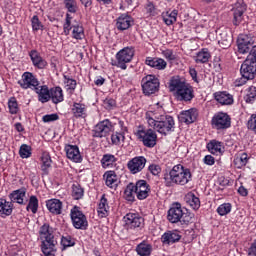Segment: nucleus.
<instances>
[{
  "label": "nucleus",
  "mask_w": 256,
  "mask_h": 256,
  "mask_svg": "<svg viewBox=\"0 0 256 256\" xmlns=\"http://www.w3.org/2000/svg\"><path fill=\"white\" fill-rule=\"evenodd\" d=\"M252 79L248 78L247 76H244V74H241V77L236 79L234 81L235 87H243L247 81H251Z\"/></svg>",
  "instance_id": "e2e57ef3"
},
{
  "label": "nucleus",
  "mask_w": 256,
  "mask_h": 256,
  "mask_svg": "<svg viewBox=\"0 0 256 256\" xmlns=\"http://www.w3.org/2000/svg\"><path fill=\"white\" fill-rule=\"evenodd\" d=\"M19 155L22 159H29L31 157V147L27 144L20 146Z\"/></svg>",
  "instance_id": "5fc2aeb1"
},
{
  "label": "nucleus",
  "mask_w": 256,
  "mask_h": 256,
  "mask_svg": "<svg viewBox=\"0 0 256 256\" xmlns=\"http://www.w3.org/2000/svg\"><path fill=\"white\" fill-rule=\"evenodd\" d=\"M71 111L76 119H85L87 117V106L83 103L74 102Z\"/></svg>",
  "instance_id": "cd10ccee"
},
{
  "label": "nucleus",
  "mask_w": 256,
  "mask_h": 256,
  "mask_svg": "<svg viewBox=\"0 0 256 256\" xmlns=\"http://www.w3.org/2000/svg\"><path fill=\"white\" fill-rule=\"evenodd\" d=\"M29 56L36 69H45L47 66V60L43 59L37 50L30 51Z\"/></svg>",
  "instance_id": "c85d7f7f"
},
{
  "label": "nucleus",
  "mask_w": 256,
  "mask_h": 256,
  "mask_svg": "<svg viewBox=\"0 0 256 256\" xmlns=\"http://www.w3.org/2000/svg\"><path fill=\"white\" fill-rule=\"evenodd\" d=\"M35 93L38 95L40 103H49L51 101V90L48 85L37 86L34 88Z\"/></svg>",
  "instance_id": "b1692460"
},
{
  "label": "nucleus",
  "mask_w": 256,
  "mask_h": 256,
  "mask_svg": "<svg viewBox=\"0 0 256 256\" xmlns=\"http://www.w3.org/2000/svg\"><path fill=\"white\" fill-rule=\"evenodd\" d=\"M148 171H150L151 174L157 176L159 173H161V166L157 164H152L148 167Z\"/></svg>",
  "instance_id": "338daca9"
},
{
  "label": "nucleus",
  "mask_w": 256,
  "mask_h": 256,
  "mask_svg": "<svg viewBox=\"0 0 256 256\" xmlns=\"http://www.w3.org/2000/svg\"><path fill=\"white\" fill-rule=\"evenodd\" d=\"M135 195L139 201H145L151 195V186L146 180H138L134 184Z\"/></svg>",
  "instance_id": "f8f14e48"
},
{
  "label": "nucleus",
  "mask_w": 256,
  "mask_h": 256,
  "mask_svg": "<svg viewBox=\"0 0 256 256\" xmlns=\"http://www.w3.org/2000/svg\"><path fill=\"white\" fill-rule=\"evenodd\" d=\"M246 103H255L256 99V87L255 86H250L247 90V94L244 97Z\"/></svg>",
  "instance_id": "864d4df0"
},
{
  "label": "nucleus",
  "mask_w": 256,
  "mask_h": 256,
  "mask_svg": "<svg viewBox=\"0 0 256 256\" xmlns=\"http://www.w3.org/2000/svg\"><path fill=\"white\" fill-rule=\"evenodd\" d=\"M192 179L191 170L181 164L173 166L169 173L164 174V185L174 187V185H187Z\"/></svg>",
  "instance_id": "7ed1b4c3"
},
{
  "label": "nucleus",
  "mask_w": 256,
  "mask_h": 256,
  "mask_svg": "<svg viewBox=\"0 0 256 256\" xmlns=\"http://www.w3.org/2000/svg\"><path fill=\"white\" fill-rule=\"evenodd\" d=\"M104 107L105 109H107L108 111H112V109L114 107H117V102L115 101V99L113 98H106L104 100Z\"/></svg>",
  "instance_id": "052dcab7"
},
{
  "label": "nucleus",
  "mask_w": 256,
  "mask_h": 256,
  "mask_svg": "<svg viewBox=\"0 0 256 256\" xmlns=\"http://www.w3.org/2000/svg\"><path fill=\"white\" fill-rule=\"evenodd\" d=\"M240 74L244 75L250 79H255L256 77V60L251 58H246L240 67Z\"/></svg>",
  "instance_id": "2eb2a0df"
},
{
  "label": "nucleus",
  "mask_w": 256,
  "mask_h": 256,
  "mask_svg": "<svg viewBox=\"0 0 256 256\" xmlns=\"http://www.w3.org/2000/svg\"><path fill=\"white\" fill-rule=\"evenodd\" d=\"M71 195L75 201H79V199H83L85 195V189L81 187V184L79 182H75L72 184L71 187Z\"/></svg>",
  "instance_id": "ea45409f"
},
{
  "label": "nucleus",
  "mask_w": 256,
  "mask_h": 256,
  "mask_svg": "<svg viewBox=\"0 0 256 256\" xmlns=\"http://www.w3.org/2000/svg\"><path fill=\"white\" fill-rule=\"evenodd\" d=\"M13 213V202L7 201L5 198H0V217L5 219Z\"/></svg>",
  "instance_id": "2f4dec72"
},
{
  "label": "nucleus",
  "mask_w": 256,
  "mask_h": 256,
  "mask_svg": "<svg viewBox=\"0 0 256 256\" xmlns=\"http://www.w3.org/2000/svg\"><path fill=\"white\" fill-rule=\"evenodd\" d=\"M51 156L47 153H44L42 155V165H41V171L43 172V175H49V169H51Z\"/></svg>",
  "instance_id": "c03bdc74"
},
{
  "label": "nucleus",
  "mask_w": 256,
  "mask_h": 256,
  "mask_svg": "<svg viewBox=\"0 0 256 256\" xmlns=\"http://www.w3.org/2000/svg\"><path fill=\"white\" fill-rule=\"evenodd\" d=\"M26 211H31L33 215H36V213L39 211V198H37V196H30L26 206Z\"/></svg>",
  "instance_id": "79ce46f5"
},
{
  "label": "nucleus",
  "mask_w": 256,
  "mask_h": 256,
  "mask_svg": "<svg viewBox=\"0 0 256 256\" xmlns=\"http://www.w3.org/2000/svg\"><path fill=\"white\" fill-rule=\"evenodd\" d=\"M72 37L73 39H76L77 41H81L82 39H85V29H83V26L77 24L72 26Z\"/></svg>",
  "instance_id": "a18cd8bd"
},
{
  "label": "nucleus",
  "mask_w": 256,
  "mask_h": 256,
  "mask_svg": "<svg viewBox=\"0 0 256 256\" xmlns=\"http://www.w3.org/2000/svg\"><path fill=\"white\" fill-rule=\"evenodd\" d=\"M247 163H249V155L245 152L234 159V165H236L237 169H242Z\"/></svg>",
  "instance_id": "de8ad7c7"
},
{
  "label": "nucleus",
  "mask_w": 256,
  "mask_h": 256,
  "mask_svg": "<svg viewBox=\"0 0 256 256\" xmlns=\"http://www.w3.org/2000/svg\"><path fill=\"white\" fill-rule=\"evenodd\" d=\"M184 211L185 209L181 207V203L177 202L172 204L171 208L168 210V221L170 223H180Z\"/></svg>",
  "instance_id": "dca6fc26"
},
{
  "label": "nucleus",
  "mask_w": 256,
  "mask_h": 256,
  "mask_svg": "<svg viewBox=\"0 0 256 256\" xmlns=\"http://www.w3.org/2000/svg\"><path fill=\"white\" fill-rule=\"evenodd\" d=\"M138 139L142 141L144 147H148L149 149H153L157 145V133L155 130L149 128L147 130L141 129L136 133Z\"/></svg>",
  "instance_id": "1a4fd4ad"
},
{
  "label": "nucleus",
  "mask_w": 256,
  "mask_h": 256,
  "mask_svg": "<svg viewBox=\"0 0 256 256\" xmlns=\"http://www.w3.org/2000/svg\"><path fill=\"white\" fill-rule=\"evenodd\" d=\"M43 123H53V121H59V114L53 113V114H46L42 117Z\"/></svg>",
  "instance_id": "bf43d9fd"
},
{
  "label": "nucleus",
  "mask_w": 256,
  "mask_h": 256,
  "mask_svg": "<svg viewBox=\"0 0 256 256\" xmlns=\"http://www.w3.org/2000/svg\"><path fill=\"white\" fill-rule=\"evenodd\" d=\"M180 223L181 225H189V223H193V214L184 211Z\"/></svg>",
  "instance_id": "13d9d810"
},
{
  "label": "nucleus",
  "mask_w": 256,
  "mask_h": 256,
  "mask_svg": "<svg viewBox=\"0 0 256 256\" xmlns=\"http://www.w3.org/2000/svg\"><path fill=\"white\" fill-rule=\"evenodd\" d=\"M177 15H179L177 10L162 12V21H164L165 25H173V23L177 22Z\"/></svg>",
  "instance_id": "c9c22d12"
},
{
  "label": "nucleus",
  "mask_w": 256,
  "mask_h": 256,
  "mask_svg": "<svg viewBox=\"0 0 256 256\" xmlns=\"http://www.w3.org/2000/svg\"><path fill=\"white\" fill-rule=\"evenodd\" d=\"M164 245H173V243H179L181 241V233L177 230L167 231L161 237Z\"/></svg>",
  "instance_id": "5701e85b"
},
{
  "label": "nucleus",
  "mask_w": 256,
  "mask_h": 256,
  "mask_svg": "<svg viewBox=\"0 0 256 256\" xmlns=\"http://www.w3.org/2000/svg\"><path fill=\"white\" fill-rule=\"evenodd\" d=\"M50 99L54 105L63 103L65 97L63 95V88L61 86H56L50 89Z\"/></svg>",
  "instance_id": "7c9ffc66"
},
{
  "label": "nucleus",
  "mask_w": 256,
  "mask_h": 256,
  "mask_svg": "<svg viewBox=\"0 0 256 256\" xmlns=\"http://www.w3.org/2000/svg\"><path fill=\"white\" fill-rule=\"evenodd\" d=\"M206 149L212 155H221L223 153V142L215 139L210 140L206 145Z\"/></svg>",
  "instance_id": "473e14b6"
},
{
  "label": "nucleus",
  "mask_w": 256,
  "mask_h": 256,
  "mask_svg": "<svg viewBox=\"0 0 256 256\" xmlns=\"http://www.w3.org/2000/svg\"><path fill=\"white\" fill-rule=\"evenodd\" d=\"M121 139H125V136L119 132L113 133L111 135V141L113 145H119V143H121Z\"/></svg>",
  "instance_id": "0e129e2a"
},
{
  "label": "nucleus",
  "mask_w": 256,
  "mask_h": 256,
  "mask_svg": "<svg viewBox=\"0 0 256 256\" xmlns=\"http://www.w3.org/2000/svg\"><path fill=\"white\" fill-rule=\"evenodd\" d=\"M117 163V158L113 154H104L101 159L103 169H111Z\"/></svg>",
  "instance_id": "a19ab883"
},
{
  "label": "nucleus",
  "mask_w": 256,
  "mask_h": 256,
  "mask_svg": "<svg viewBox=\"0 0 256 256\" xmlns=\"http://www.w3.org/2000/svg\"><path fill=\"white\" fill-rule=\"evenodd\" d=\"M199 113L197 112V108H190L188 110H184L178 116L180 123H185L186 125H191V123H195L197 121V117Z\"/></svg>",
  "instance_id": "aec40b11"
},
{
  "label": "nucleus",
  "mask_w": 256,
  "mask_h": 256,
  "mask_svg": "<svg viewBox=\"0 0 256 256\" xmlns=\"http://www.w3.org/2000/svg\"><path fill=\"white\" fill-rule=\"evenodd\" d=\"M133 57H135V48L132 46L124 47L116 54V67L123 70L127 69V63H131V61H133Z\"/></svg>",
  "instance_id": "6e6552de"
},
{
  "label": "nucleus",
  "mask_w": 256,
  "mask_h": 256,
  "mask_svg": "<svg viewBox=\"0 0 256 256\" xmlns=\"http://www.w3.org/2000/svg\"><path fill=\"white\" fill-rule=\"evenodd\" d=\"M145 63L146 65H148V67H152L153 69H157L158 71H163L164 69H167V62L163 58L147 57Z\"/></svg>",
  "instance_id": "bb28decb"
},
{
  "label": "nucleus",
  "mask_w": 256,
  "mask_h": 256,
  "mask_svg": "<svg viewBox=\"0 0 256 256\" xmlns=\"http://www.w3.org/2000/svg\"><path fill=\"white\" fill-rule=\"evenodd\" d=\"M247 127L256 135V114L251 115L250 119L248 120Z\"/></svg>",
  "instance_id": "680f3d73"
},
{
  "label": "nucleus",
  "mask_w": 256,
  "mask_h": 256,
  "mask_svg": "<svg viewBox=\"0 0 256 256\" xmlns=\"http://www.w3.org/2000/svg\"><path fill=\"white\" fill-rule=\"evenodd\" d=\"M141 85L144 95L149 96L154 95V93H157V91H159L161 82L159 81V78H157V76L149 74L142 78Z\"/></svg>",
  "instance_id": "0eeeda50"
},
{
  "label": "nucleus",
  "mask_w": 256,
  "mask_h": 256,
  "mask_svg": "<svg viewBox=\"0 0 256 256\" xmlns=\"http://www.w3.org/2000/svg\"><path fill=\"white\" fill-rule=\"evenodd\" d=\"M163 111V107H158V110H150L145 113V119L148 126L160 135L167 136L175 131V119L171 115L159 114Z\"/></svg>",
  "instance_id": "f257e3e1"
},
{
  "label": "nucleus",
  "mask_w": 256,
  "mask_h": 256,
  "mask_svg": "<svg viewBox=\"0 0 256 256\" xmlns=\"http://www.w3.org/2000/svg\"><path fill=\"white\" fill-rule=\"evenodd\" d=\"M231 209H233L231 203H223L217 208V213L223 217L225 215H229V213H231Z\"/></svg>",
  "instance_id": "603ef678"
},
{
  "label": "nucleus",
  "mask_w": 256,
  "mask_h": 256,
  "mask_svg": "<svg viewBox=\"0 0 256 256\" xmlns=\"http://www.w3.org/2000/svg\"><path fill=\"white\" fill-rule=\"evenodd\" d=\"M8 109L10 115H17L19 113V103L17 102V98L10 97L8 100Z\"/></svg>",
  "instance_id": "09e8293b"
},
{
  "label": "nucleus",
  "mask_w": 256,
  "mask_h": 256,
  "mask_svg": "<svg viewBox=\"0 0 256 256\" xmlns=\"http://www.w3.org/2000/svg\"><path fill=\"white\" fill-rule=\"evenodd\" d=\"M185 201L194 211H197L201 207V200L193 192H189L185 196Z\"/></svg>",
  "instance_id": "4c0bfd02"
},
{
  "label": "nucleus",
  "mask_w": 256,
  "mask_h": 256,
  "mask_svg": "<svg viewBox=\"0 0 256 256\" xmlns=\"http://www.w3.org/2000/svg\"><path fill=\"white\" fill-rule=\"evenodd\" d=\"M64 85L67 91L74 93L77 89V80L69 77L68 75H63Z\"/></svg>",
  "instance_id": "49530a36"
},
{
  "label": "nucleus",
  "mask_w": 256,
  "mask_h": 256,
  "mask_svg": "<svg viewBox=\"0 0 256 256\" xmlns=\"http://www.w3.org/2000/svg\"><path fill=\"white\" fill-rule=\"evenodd\" d=\"M70 218L75 229H80L81 231H85L87 227H89V222L87 221V216L83 214L81 208L79 206H74L70 210Z\"/></svg>",
  "instance_id": "423d86ee"
},
{
  "label": "nucleus",
  "mask_w": 256,
  "mask_h": 256,
  "mask_svg": "<svg viewBox=\"0 0 256 256\" xmlns=\"http://www.w3.org/2000/svg\"><path fill=\"white\" fill-rule=\"evenodd\" d=\"M98 215L99 217H107L109 215V202L107 200V195L103 194L100 198L98 204Z\"/></svg>",
  "instance_id": "72a5a7b5"
},
{
  "label": "nucleus",
  "mask_w": 256,
  "mask_h": 256,
  "mask_svg": "<svg viewBox=\"0 0 256 256\" xmlns=\"http://www.w3.org/2000/svg\"><path fill=\"white\" fill-rule=\"evenodd\" d=\"M105 179L106 186L110 189H117L119 187V179L115 171H106L103 175Z\"/></svg>",
  "instance_id": "c756f323"
},
{
  "label": "nucleus",
  "mask_w": 256,
  "mask_h": 256,
  "mask_svg": "<svg viewBox=\"0 0 256 256\" xmlns=\"http://www.w3.org/2000/svg\"><path fill=\"white\" fill-rule=\"evenodd\" d=\"M46 207L52 215H61L63 213V202L57 198L46 200Z\"/></svg>",
  "instance_id": "4be33fe9"
},
{
  "label": "nucleus",
  "mask_w": 256,
  "mask_h": 256,
  "mask_svg": "<svg viewBox=\"0 0 256 256\" xmlns=\"http://www.w3.org/2000/svg\"><path fill=\"white\" fill-rule=\"evenodd\" d=\"M162 55L163 57H165V59H167L168 61H175V59H177V57L175 56V54H173V50L171 49H166L162 51Z\"/></svg>",
  "instance_id": "69168bd1"
},
{
  "label": "nucleus",
  "mask_w": 256,
  "mask_h": 256,
  "mask_svg": "<svg viewBox=\"0 0 256 256\" xmlns=\"http://www.w3.org/2000/svg\"><path fill=\"white\" fill-rule=\"evenodd\" d=\"M220 38L218 40V44L222 49H229L231 44L233 43V36L229 34L226 30H223L220 34Z\"/></svg>",
  "instance_id": "f704fd0d"
},
{
  "label": "nucleus",
  "mask_w": 256,
  "mask_h": 256,
  "mask_svg": "<svg viewBox=\"0 0 256 256\" xmlns=\"http://www.w3.org/2000/svg\"><path fill=\"white\" fill-rule=\"evenodd\" d=\"M211 127L216 131H227L231 127V116L225 112H217L211 119Z\"/></svg>",
  "instance_id": "39448f33"
},
{
  "label": "nucleus",
  "mask_w": 256,
  "mask_h": 256,
  "mask_svg": "<svg viewBox=\"0 0 256 256\" xmlns=\"http://www.w3.org/2000/svg\"><path fill=\"white\" fill-rule=\"evenodd\" d=\"M64 151L66 152L67 159L73 161V163H81V161H83V156H81L79 146L66 144Z\"/></svg>",
  "instance_id": "6ab92c4d"
},
{
  "label": "nucleus",
  "mask_w": 256,
  "mask_h": 256,
  "mask_svg": "<svg viewBox=\"0 0 256 256\" xmlns=\"http://www.w3.org/2000/svg\"><path fill=\"white\" fill-rule=\"evenodd\" d=\"M247 255L256 256V239H254L253 242L250 243V246L247 249Z\"/></svg>",
  "instance_id": "774afa93"
},
{
  "label": "nucleus",
  "mask_w": 256,
  "mask_h": 256,
  "mask_svg": "<svg viewBox=\"0 0 256 256\" xmlns=\"http://www.w3.org/2000/svg\"><path fill=\"white\" fill-rule=\"evenodd\" d=\"M134 23L135 21L131 15L123 13L116 19V29H118V31H127V29L133 27Z\"/></svg>",
  "instance_id": "a211bd4d"
},
{
  "label": "nucleus",
  "mask_w": 256,
  "mask_h": 256,
  "mask_svg": "<svg viewBox=\"0 0 256 256\" xmlns=\"http://www.w3.org/2000/svg\"><path fill=\"white\" fill-rule=\"evenodd\" d=\"M71 21H73V16L70 13H66L65 23L63 24V33L66 37L70 35L71 29H73Z\"/></svg>",
  "instance_id": "8fccbe9b"
},
{
  "label": "nucleus",
  "mask_w": 256,
  "mask_h": 256,
  "mask_svg": "<svg viewBox=\"0 0 256 256\" xmlns=\"http://www.w3.org/2000/svg\"><path fill=\"white\" fill-rule=\"evenodd\" d=\"M126 229H137L143 225L144 219L139 214L128 213L123 218Z\"/></svg>",
  "instance_id": "f3484780"
},
{
  "label": "nucleus",
  "mask_w": 256,
  "mask_h": 256,
  "mask_svg": "<svg viewBox=\"0 0 256 256\" xmlns=\"http://www.w3.org/2000/svg\"><path fill=\"white\" fill-rule=\"evenodd\" d=\"M18 85H20L22 89H32V91H35V89L39 87V80H37L33 73L24 72L22 79L18 81Z\"/></svg>",
  "instance_id": "4468645a"
},
{
  "label": "nucleus",
  "mask_w": 256,
  "mask_h": 256,
  "mask_svg": "<svg viewBox=\"0 0 256 256\" xmlns=\"http://www.w3.org/2000/svg\"><path fill=\"white\" fill-rule=\"evenodd\" d=\"M237 48L238 53L241 55H246V53H249L251 51V47L255 45V40L253 39V36L251 34H240L237 38Z\"/></svg>",
  "instance_id": "9b49d317"
},
{
  "label": "nucleus",
  "mask_w": 256,
  "mask_h": 256,
  "mask_svg": "<svg viewBox=\"0 0 256 256\" xmlns=\"http://www.w3.org/2000/svg\"><path fill=\"white\" fill-rule=\"evenodd\" d=\"M145 165H147V158L145 156H136L128 161L127 168L132 175H137V173H141L145 169Z\"/></svg>",
  "instance_id": "ddd939ff"
},
{
  "label": "nucleus",
  "mask_w": 256,
  "mask_h": 256,
  "mask_svg": "<svg viewBox=\"0 0 256 256\" xmlns=\"http://www.w3.org/2000/svg\"><path fill=\"white\" fill-rule=\"evenodd\" d=\"M170 89L174 91V97H176L177 101L191 103L195 99V90L185 78L181 79L179 76L172 77Z\"/></svg>",
  "instance_id": "f03ea898"
},
{
  "label": "nucleus",
  "mask_w": 256,
  "mask_h": 256,
  "mask_svg": "<svg viewBox=\"0 0 256 256\" xmlns=\"http://www.w3.org/2000/svg\"><path fill=\"white\" fill-rule=\"evenodd\" d=\"M136 253L139 256H151V253H153V246L143 241L136 246Z\"/></svg>",
  "instance_id": "e433bc0d"
},
{
  "label": "nucleus",
  "mask_w": 256,
  "mask_h": 256,
  "mask_svg": "<svg viewBox=\"0 0 256 256\" xmlns=\"http://www.w3.org/2000/svg\"><path fill=\"white\" fill-rule=\"evenodd\" d=\"M61 245L63 247V250L67 249V247H75V240H73V237L69 235L62 236Z\"/></svg>",
  "instance_id": "6e6d98bb"
},
{
  "label": "nucleus",
  "mask_w": 256,
  "mask_h": 256,
  "mask_svg": "<svg viewBox=\"0 0 256 256\" xmlns=\"http://www.w3.org/2000/svg\"><path fill=\"white\" fill-rule=\"evenodd\" d=\"M213 97L220 105H233V95L227 91H218L213 94Z\"/></svg>",
  "instance_id": "393cba45"
},
{
  "label": "nucleus",
  "mask_w": 256,
  "mask_h": 256,
  "mask_svg": "<svg viewBox=\"0 0 256 256\" xmlns=\"http://www.w3.org/2000/svg\"><path fill=\"white\" fill-rule=\"evenodd\" d=\"M39 239L41 241V251L45 256H55L57 253V241L53 235V228L44 223L39 229Z\"/></svg>",
  "instance_id": "20e7f679"
},
{
  "label": "nucleus",
  "mask_w": 256,
  "mask_h": 256,
  "mask_svg": "<svg viewBox=\"0 0 256 256\" xmlns=\"http://www.w3.org/2000/svg\"><path fill=\"white\" fill-rule=\"evenodd\" d=\"M32 30L33 31H41L43 30V23L40 22L39 16L34 15L31 19Z\"/></svg>",
  "instance_id": "4d7b16f0"
},
{
  "label": "nucleus",
  "mask_w": 256,
  "mask_h": 256,
  "mask_svg": "<svg viewBox=\"0 0 256 256\" xmlns=\"http://www.w3.org/2000/svg\"><path fill=\"white\" fill-rule=\"evenodd\" d=\"M211 59V53L209 52V49L203 48L198 53H196V56L194 57L195 63H209V60Z\"/></svg>",
  "instance_id": "58836bf2"
},
{
  "label": "nucleus",
  "mask_w": 256,
  "mask_h": 256,
  "mask_svg": "<svg viewBox=\"0 0 256 256\" xmlns=\"http://www.w3.org/2000/svg\"><path fill=\"white\" fill-rule=\"evenodd\" d=\"M233 25L236 27L243 23V14L247 11V5L245 3L237 2L233 9Z\"/></svg>",
  "instance_id": "412c9836"
},
{
  "label": "nucleus",
  "mask_w": 256,
  "mask_h": 256,
  "mask_svg": "<svg viewBox=\"0 0 256 256\" xmlns=\"http://www.w3.org/2000/svg\"><path fill=\"white\" fill-rule=\"evenodd\" d=\"M63 3L67 13H77V0H63Z\"/></svg>",
  "instance_id": "3c124183"
},
{
  "label": "nucleus",
  "mask_w": 256,
  "mask_h": 256,
  "mask_svg": "<svg viewBox=\"0 0 256 256\" xmlns=\"http://www.w3.org/2000/svg\"><path fill=\"white\" fill-rule=\"evenodd\" d=\"M114 131L113 123L109 119H105L100 121L97 125L94 126L92 130L93 137L103 139V137H107Z\"/></svg>",
  "instance_id": "9d476101"
},
{
  "label": "nucleus",
  "mask_w": 256,
  "mask_h": 256,
  "mask_svg": "<svg viewBox=\"0 0 256 256\" xmlns=\"http://www.w3.org/2000/svg\"><path fill=\"white\" fill-rule=\"evenodd\" d=\"M25 195H27V190L25 188L12 191V193L9 194L10 203L25 205Z\"/></svg>",
  "instance_id": "a878e982"
},
{
  "label": "nucleus",
  "mask_w": 256,
  "mask_h": 256,
  "mask_svg": "<svg viewBox=\"0 0 256 256\" xmlns=\"http://www.w3.org/2000/svg\"><path fill=\"white\" fill-rule=\"evenodd\" d=\"M124 199L130 203L135 201V183H129L124 190Z\"/></svg>",
  "instance_id": "37998d69"
}]
</instances>
